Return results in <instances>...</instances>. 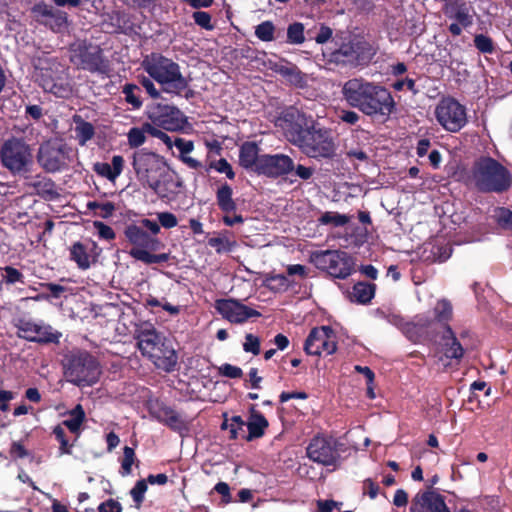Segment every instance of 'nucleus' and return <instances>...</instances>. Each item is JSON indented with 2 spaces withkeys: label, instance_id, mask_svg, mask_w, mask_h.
Masks as SVG:
<instances>
[{
  "label": "nucleus",
  "instance_id": "f257e3e1",
  "mask_svg": "<svg viewBox=\"0 0 512 512\" xmlns=\"http://www.w3.org/2000/svg\"><path fill=\"white\" fill-rule=\"evenodd\" d=\"M280 120L290 143L309 158L332 159L336 155V144L326 129L316 128L311 117L295 107L282 112Z\"/></svg>",
  "mask_w": 512,
  "mask_h": 512
},
{
  "label": "nucleus",
  "instance_id": "f03ea898",
  "mask_svg": "<svg viewBox=\"0 0 512 512\" xmlns=\"http://www.w3.org/2000/svg\"><path fill=\"white\" fill-rule=\"evenodd\" d=\"M341 93L350 107L367 116L389 117L396 110V102L385 86L361 77L347 80Z\"/></svg>",
  "mask_w": 512,
  "mask_h": 512
},
{
  "label": "nucleus",
  "instance_id": "7ed1b4c3",
  "mask_svg": "<svg viewBox=\"0 0 512 512\" xmlns=\"http://www.w3.org/2000/svg\"><path fill=\"white\" fill-rule=\"evenodd\" d=\"M135 339L142 355L156 368L167 373L176 370L178 355L171 340L158 333L152 324L145 323L136 330Z\"/></svg>",
  "mask_w": 512,
  "mask_h": 512
},
{
  "label": "nucleus",
  "instance_id": "20e7f679",
  "mask_svg": "<svg viewBox=\"0 0 512 512\" xmlns=\"http://www.w3.org/2000/svg\"><path fill=\"white\" fill-rule=\"evenodd\" d=\"M335 45L336 48L328 55V62L341 68L368 66L377 53L364 36L350 32L337 35Z\"/></svg>",
  "mask_w": 512,
  "mask_h": 512
},
{
  "label": "nucleus",
  "instance_id": "39448f33",
  "mask_svg": "<svg viewBox=\"0 0 512 512\" xmlns=\"http://www.w3.org/2000/svg\"><path fill=\"white\" fill-rule=\"evenodd\" d=\"M470 181L480 193L501 194L512 186L511 172L491 156L476 159L471 168Z\"/></svg>",
  "mask_w": 512,
  "mask_h": 512
},
{
  "label": "nucleus",
  "instance_id": "423d86ee",
  "mask_svg": "<svg viewBox=\"0 0 512 512\" xmlns=\"http://www.w3.org/2000/svg\"><path fill=\"white\" fill-rule=\"evenodd\" d=\"M141 67L158 84L162 90L185 87L186 77L181 72L180 65L173 59L159 52H151L144 56Z\"/></svg>",
  "mask_w": 512,
  "mask_h": 512
},
{
  "label": "nucleus",
  "instance_id": "0eeeda50",
  "mask_svg": "<svg viewBox=\"0 0 512 512\" xmlns=\"http://www.w3.org/2000/svg\"><path fill=\"white\" fill-rule=\"evenodd\" d=\"M0 163L14 176H25L34 165L31 146L23 139L12 136L0 147Z\"/></svg>",
  "mask_w": 512,
  "mask_h": 512
},
{
  "label": "nucleus",
  "instance_id": "6e6552de",
  "mask_svg": "<svg viewBox=\"0 0 512 512\" xmlns=\"http://www.w3.org/2000/svg\"><path fill=\"white\" fill-rule=\"evenodd\" d=\"M69 60L77 68L90 73L107 74L109 61L103 49L86 39L76 40L69 45Z\"/></svg>",
  "mask_w": 512,
  "mask_h": 512
},
{
  "label": "nucleus",
  "instance_id": "1a4fd4ad",
  "mask_svg": "<svg viewBox=\"0 0 512 512\" xmlns=\"http://www.w3.org/2000/svg\"><path fill=\"white\" fill-rule=\"evenodd\" d=\"M65 375L69 382L78 387L92 386L100 378L101 367L93 355L80 351L67 359Z\"/></svg>",
  "mask_w": 512,
  "mask_h": 512
},
{
  "label": "nucleus",
  "instance_id": "9d476101",
  "mask_svg": "<svg viewBox=\"0 0 512 512\" xmlns=\"http://www.w3.org/2000/svg\"><path fill=\"white\" fill-rule=\"evenodd\" d=\"M311 263L333 278L346 279L355 270L353 257L342 250H320L310 255Z\"/></svg>",
  "mask_w": 512,
  "mask_h": 512
},
{
  "label": "nucleus",
  "instance_id": "9b49d317",
  "mask_svg": "<svg viewBox=\"0 0 512 512\" xmlns=\"http://www.w3.org/2000/svg\"><path fill=\"white\" fill-rule=\"evenodd\" d=\"M339 446L340 443L333 436L317 434L308 443L306 455L311 461L325 467H333L334 470L341 464Z\"/></svg>",
  "mask_w": 512,
  "mask_h": 512
},
{
  "label": "nucleus",
  "instance_id": "f8f14e48",
  "mask_svg": "<svg viewBox=\"0 0 512 512\" xmlns=\"http://www.w3.org/2000/svg\"><path fill=\"white\" fill-rule=\"evenodd\" d=\"M71 147L61 140H48L40 144L37 161L48 173L60 172L67 169L70 162Z\"/></svg>",
  "mask_w": 512,
  "mask_h": 512
},
{
  "label": "nucleus",
  "instance_id": "ddd939ff",
  "mask_svg": "<svg viewBox=\"0 0 512 512\" xmlns=\"http://www.w3.org/2000/svg\"><path fill=\"white\" fill-rule=\"evenodd\" d=\"M434 115L439 125L450 133L459 132L468 123L466 107L451 96L439 100Z\"/></svg>",
  "mask_w": 512,
  "mask_h": 512
},
{
  "label": "nucleus",
  "instance_id": "4468645a",
  "mask_svg": "<svg viewBox=\"0 0 512 512\" xmlns=\"http://www.w3.org/2000/svg\"><path fill=\"white\" fill-rule=\"evenodd\" d=\"M147 116L154 127L170 132L182 131L188 125L187 116L174 105L152 104L148 107Z\"/></svg>",
  "mask_w": 512,
  "mask_h": 512
},
{
  "label": "nucleus",
  "instance_id": "2eb2a0df",
  "mask_svg": "<svg viewBox=\"0 0 512 512\" xmlns=\"http://www.w3.org/2000/svg\"><path fill=\"white\" fill-rule=\"evenodd\" d=\"M164 158L155 152L141 149L133 154L132 166L143 187L149 186L163 171Z\"/></svg>",
  "mask_w": 512,
  "mask_h": 512
},
{
  "label": "nucleus",
  "instance_id": "dca6fc26",
  "mask_svg": "<svg viewBox=\"0 0 512 512\" xmlns=\"http://www.w3.org/2000/svg\"><path fill=\"white\" fill-rule=\"evenodd\" d=\"M436 350L440 353L439 361L444 368L458 366L464 358L465 349L456 337L451 326H446L433 340Z\"/></svg>",
  "mask_w": 512,
  "mask_h": 512
},
{
  "label": "nucleus",
  "instance_id": "f3484780",
  "mask_svg": "<svg viewBox=\"0 0 512 512\" xmlns=\"http://www.w3.org/2000/svg\"><path fill=\"white\" fill-rule=\"evenodd\" d=\"M17 328L18 338L39 344L59 343L61 333L54 330L50 325L37 324L31 320L19 318L14 322Z\"/></svg>",
  "mask_w": 512,
  "mask_h": 512
},
{
  "label": "nucleus",
  "instance_id": "a211bd4d",
  "mask_svg": "<svg viewBox=\"0 0 512 512\" xmlns=\"http://www.w3.org/2000/svg\"><path fill=\"white\" fill-rule=\"evenodd\" d=\"M336 350V335L330 326L311 329L304 343V351L308 355L321 356L323 353L332 355Z\"/></svg>",
  "mask_w": 512,
  "mask_h": 512
},
{
  "label": "nucleus",
  "instance_id": "6ab92c4d",
  "mask_svg": "<svg viewBox=\"0 0 512 512\" xmlns=\"http://www.w3.org/2000/svg\"><path fill=\"white\" fill-rule=\"evenodd\" d=\"M258 175L278 179L291 174L294 170V160L283 153L262 154Z\"/></svg>",
  "mask_w": 512,
  "mask_h": 512
},
{
  "label": "nucleus",
  "instance_id": "aec40b11",
  "mask_svg": "<svg viewBox=\"0 0 512 512\" xmlns=\"http://www.w3.org/2000/svg\"><path fill=\"white\" fill-rule=\"evenodd\" d=\"M35 20L54 32H61L68 26V14L41 1L31 10Z\"/></svg>",
  "mask_w": 512,
  "mask_h": 512
},
{
  "label": "nucleus",
  "instance_id": "412c9836",
  "mask_svg": "<svg viewBox=\"0 0 512 512\" xmlns=\"http://www.w3.org/2000/svg\"><path fill=\"white\" fill-rule=\"evenodd\" d=\"M216 311L231 323H243L250 318L260 317L261 313L235 299H218L215 301Z\"/></svg>",
  "mask_w": 512,
  "mask_h": 512
},
{
  "label": "nucleus",
  "instance_id": "4be33fe9",
  "mask_svg": "<svg viewBox=\"0 0 512 512\" xmlns=\"http://www.w3.org/2000/svg\"><path fill=\"white\" fill-rule=\"evenodd\" d=\"M410 512H451L445 497L436 491L418 492L412 499Z\"/></svg>",
  "mask_w": 512,
  "mask_h": 512
},
{
  "label": "nucleus",
  "instance_id": "5701e85b",
  "mask_svg": "<svg viewBox=\"0 0 512 512\" xmlns=\"http://www.w3.org/2000/svg\"><path fill=\"white\" fill-rule=\"evenodd\" d=\"M127 241L133 246L131 249H144L156 251L162 245L159 238L150 235L146 230L136 224H129L124 229Z\"/></svg>",
  "mask_w": 512,
  "mask_h": 512
},
{
  "label": "nucleus",
  "instance_id": "b1692460",
  "mask_svg": "<svg viewBox=\"0 0 512 512\" xmlns=\"http://www.w3.org/2000/svg\"><path fill=\"white\" fill-rule=\"evenodd\" d=\"M182 182L175 180L172 175L165 170L149 185L151 189L160 199L171 200L178 193Z\"/></svg>",
  "mask_w": 512,
  "mask_h": 512
},
{
  "label": "nucleus",
  "instance_id": "393cba45",
  "mask_svg": "<svg viewBox=\"0 0 512 512\" xmlns=\"http://www.w3.org/2000/svg\"><path fill=\"white\" fill-rule=\"evenodd\" d=\"M261 157L260 147L255 141H245L239 147V165L247 171L258 174Z\"/></svg>",
  "mask_w": 512,
  "mask_h": 512
},
{
  "label": "nucleus",
  "instance_id": "a878e982",
  "mask_svg": "<svg viewBox=\"0 0 512 512\" xmlns=\"http://www.w3.org/2000/svg\"><path fill=\"white\" fill-rule=\"evenodd\" d=\"M153 415L160 423L179 434L188 431L187 422L169 406L161 405Z\"/></svg>",
  "mask_w": 512,
  "mask_h": 512
},
{
  "label": "nucleus",
  "instance_id": "bb28decb",
  "mask_svg": "<svg viewBox=\"0 0 512 512\" xmlns=\"http://www.w3.org/2000/svg\"><path fill=\"white\" fill-rule=\"evenodd\" d=\"M25 186L30 193L36 194L43 199L52 200L59 195L55 182L45 176L36 175L35 177H30Z\"/></svg>",
  "mask_w": 512,
  "mask_h": 512
},
{
  "label": "nucleus",
  "instance_id": "cd10ccee",
  "mask_svg": "<svg viewBox=\"0 0 512 512\" xmlns=\"http://www.w3.org/2000/svg\"><path fill=\"white\" fill-rule=\"evenodd\" d=\"M245 425L248 428V434L241 435V437L246 441H252L261 438L265 434L269 422L264 415L256 409L255 405H251L249 408L248 422Z\"/></svg>",
  "mask_w": 512,
  "mask_h": 512
},
{
  "label": "nucleus",
  "instance_id": "c85d7f7f",
  "mask_svg": "<svg viewBox=\"0 0 512 512\" xmlns=\"http://www.w3.org/2000/svg\"><path fill=\"white\" fill-rule=\"evenodd\" d=\"M125 161L123 156L114 155L111 163L96 162L93 165V171L111 182H114L123 172Z\"/></svg>",
  "mask_w": 512,
  "mask_h": 512
},
{
  "label": "nucleus",
  "instance_id": "c756f323",
  "mask_svg": "<svg viewBox=\"0 0 512 512\" xmlns=\"http://www.w3.org/2000/svg\"><path fill=\"white\" fill-rule=\"evenodd\" d=\"M41 86L46 92L52 93L59 98H69L73 92L69 81L61 77L54 79L42 74Z\"/></svg>",
  "mask_w": 512,
  "mask_h": 512
},
{
  "label": "nucleus",
  "instance_id": "7c9ffc66",
  "mask_svg": "<svg viewBox=\"0 0 512 512\" xmlns=\"http://www.w3.org/2000/svg\"><path fill=\"white\" fill-rule=\"evenodd\" d=\"M70 418L63 420L60 423L63 427H66L72 434L76 435L75 441L81 434L82 426L86 421V413L81 404H77L73 409L66 412Z\"/></svg>",
  "mask_w": 512,
  "mask_h": 512
},
{
  "label": "nucleus",
  "instance_id": "2f4dec72",
  "mask_svg": "<svg viewBox=\"0 0 512 512\" xmlns=\"http://www.w3.org/2000/svg\"><path fill=\"white\" fill-rule=\"evenodd\" d=\"M174 146L179 150V160L187 165L191 169H199L202 168V163L188 156L194 150V142L192 140H186L184 138L176 137L174 140Z\"/></svg>",
  "mask_w": 512,
  "mask_h": 512
},
{
  "label": "nucleus",
  "instance_id": "473e14b6",
  "mask_svg": "<svg viewBox=\"0 0 512 512\" xmlns=\"http://www.w3.org/2000/svg\"><path fill=\"white\" fill-rule=\"evenodd\" d=\"M233 189L228 183H223L216 191V202L219 209L225 214L235 212L237 204L233 199Z\"/></svg>",
  "mask_w": 512,
  "mask_h": 512
},
{
  "label": "nucleus",
  "instance_id": "72a5a7b5",
  "mask_svg": "<svg viewBox=\"0 0 512 512\" xmlns=\"http://www.w3.org/2000/svg\"><path fill=\"white\" fill-rule=\"evenodd\" d=\"M72 119L75 124L74 131L76 139L81 146H84L88 141L94 138L95 127L92 123L84 120L82 116L78 114H75Z\"/></svg>",
  "mask_w": 512,
  "mask_h": 512
},
{
  "label": "nucleus",
  "instance_id": "f704fd0d",
  "mask_svg": "<svg viewBox=\"0 0 512 512\" xmlns=\"http://www.w3.org/2000/svg\"><path fill=\"white\" fill-rule=\"evenodd\" d=\"M433 319L440 330H445L446 326H450L449 321L452 319L453 308L451 303L442 299L439 300L433 309Z\"/></svg>",
  "mask_w": 512,
  "mask_h": 512
},
{
  "label": "nucleus",
  "instance_id": "c9c22d12",
  "mask_svg": "<svg viewBox=\"0 0 512 512\" xmlns=\"http://www.w3.org/2000/svg\"><path fill=\"white\" fill-rule=\"evenodd\" d=\"M376 285L368 282H357L353 286L350 299L358 304H368L375 295Z\"/></svg>",
  "mask_w": 512,
  "mask_h": 512
},
{
  "label": "nucleus",
  "instance_id": "e433bc0d",
  "mask_svg": "<svg viewBox=\"0 0 512 512\" xmlns=\"http://www.w3.org/2000/svg\"><path fill=\"white\" fill-rule=\"evenodd\" d=\"M69 258L75 262L81 270H87L91 266L87 247L80 241L74 242L69 248Z\"/></svg>",
  "mask_w": 512,
  "mask_h": 512
},
{
  "label": "nucleus",
  "instance_id": "4c0bfd02",
  "mask_svg": "<svg viewBox=\"0 0 512 512\" xmlns=\"http://www.w3.org/2000/svg\"><path fill=\"white\" fill-rule=\"evenodd\" d=\"M129 255L147 265L165 263L170 259L169 253L152 254L150 251H146L144 249H130Z\"/></svg>",
  "mask_w": 512,
  "mask_h": 512
},
{
  "label": "nucleus",
  "instance_id": "58836bf2",
  "mask_svg": "<svg viewBox=\"0 0 512 512\" xmlns=\"http://www.w3.org/2000/svg\"><path fill=\"white\" fill-rule=\"evenodd\" d=\"M414 323L417 325L422 334L430 341L437 337L441 332L433 317L419 315L415 318Z\"/></svg>",
  "mask_w": 512,
  "mask_h": 512
},
{
  "label": "nucleus",
  "instance_id": "ea45409f",
  "mask_svg": "<svg viewBox=\"0 0 512 512\" xmlns=\"http://www.w3.org/2000/svg\"><path fill=\"white\" fill-rule=\"evenodd\" d=\"M122 93L126 103L132 106V109L138 110L142 107L141 88L133 83H126L122 87Z\"/></svg>",
  "mask_w": 512,
  "mask_h": 512
},
{
  "label": "nucleus",
  "instance_id": "a19ab883",
  "mask_svg": "<svg viewBox=\"0 0 512 512\" xmlns=\"http://www.w3.org/2000/svg\"><path fill=\"white\" fill-rule=\"evenodd\" d=\"M450 18H454L463 28H467L473 24V17L469 12V8L465 2L456 3L452 7Z\"/></svg>",
  "mask_w": 512,
  "mask_h": 512
},
{
  "label": "nucleus",
  "instance_id": "79ce46f5",
  "mask_svg": "<svg viewBox=\"0 0 512 512\" xmlns=\"http://www.w3.org/2000/svg\"><path fill=\"white\" fill-rule=\"evenodd\" d=\"M52 434L59 443V456L71 455L74 442H69L64 427L61 424L56 425L52 430Z\"/></svg>",
  "mask_w": 512,
  "mask_h": 512
},
{
  "label": "nucleus",
  "instance_id": "37998d69",
  "mask_svg": "<svg viewBox=\"0 0 512 512\" xmlns=\"http://www.w3.org/2000/svg\"><path fill=\"white\" fill-rule=\"evenodd\" d=\"M152 125L149 122H144L141 127H132L127 133L128 145L130 148H138L146 142L147 128L146 126Z\"/></svg>",
  "mask_w": 512,
  "mask_h": 512
},
{
  "label": "nucleus",
  "instance_id": "c03bdc74",
  "mask_svg": "<svg viewBox=\"0 0 512 512\" xmlns=\"http://www.w3.org/2000/svg\"><path fill=\"white\" fill-rule=\"evenodd\" d=\"M322 225H333L334 227H342L349 223L350 217L338 212L327 211L318 219Z\"/></svg>",
  "mask_w": 512,
  "mask_h": 512
},
{
  "label": "nucleus",
  "instance_id": "a18cd8bd",
  "mask_svg": "<svg viewBox=\"0 0 512 512\" xmlns=\"http://www.w3.org/2000/svg\"><path fill=\"white\" fill-rule=\"evenodd\" d=\"M266 286L273 292H282L288 290L290 282L284 274L269 275L265 279Z\"/></svg>",
  "mask_w": 512,
  "mask_h": 512
},
{
  "label": "nucleus",
  "instance_id": "49530a36",
  "mask_svg": "<svg viewBox=\"0 0 512 512\" xmlns=\"http://www.w3.org/2000/svg\"><path fill=\"white\" fill-rule=\"evenodd\" d=\"M286 42L291 45H300L305 42L304 25L300 22H294L287 28Z\"/></svg>",
  "mask_w": 512,
  "mask_h": 512
},
{
  "label": "nucleus",
  "instance_id": "de8ad7c7",
  "mask_svg": "<svg viewBox=\"0 0 512 512\" xmlns=\"http://www.w3.org/2000/svg\"><path fill=\"white\" fill-rule=\"evenodd\" d=\"M111 20L116 26L117 32L127 33L128 30H132V22L130 21V16L123 11H115L110 16Z\"/></svg>",
  "mask_w": 512,
  "mask_h": 512
},
{
  "label": "nucleus",
  "instance_id": "09e8293b",
  "mask_svg": "<svg viewBox=\"0 0 512 512\" xmlns=\"http://www.w3.org/2000/svg\"><path fill=\"white\" fill-rule=\"evenodd\" d=\"M275 26L271 21H264L255 27L256 37L263 42H270L275 39Z\"/></svg>",
  "mask_w": 512,
  "mask_h": 512
},
{
  "label": "nucleus",
  "instance_id": "8fccbe9b",
  "mask_svg": "<svg viewBox=\"0 0 512 512\" xmlns=\"http://www.w3.org/2000/svg\"><path fill=\"white\" fill-rule=\"evenodd\" d=\"M148 489V484L145 479L138 480L134 487L130 490V495L135 502V507L139 509L145 499V493Z\"/></svg>",
  "mask_w": 512,
  "mask_h": 512
},
{
  "label": "nucleus",
  "instance_id": "3c124183",
  "mask_svg": "<svg viewBox=\"0 0 512 512\" xmlns=\"http://www.w3.org/2000/svg\"><path fill=\"white\" fill-rule=\"evenodd\" d=\"M2 270L4 274L2 275L1 283H5L7 285L24 283V275L20 270L12 266H5L2 268Z\"/></svg>",
  "mask_w": 512,
  "mask_h": 512
},
{
  "label": "nucleus",
  "instance_id": "603ef678",
  "mask_svg": "<svg viewBox=\"0 0 512 512\" xmlns=\"http://www.w3.org/2000/svg\"><path fill=\"white\" fill-rule=\"evenodd\" d=\"M474 45L477 50L483 54H492L495 51L492 38L484 34L475 35Z\"/></svg>",
  "mask_w": 512,
  "mask_h": 512
},
{
  "label": "nucleus",
  "instance_id": "864d4df0",
  "mask_svg": "<svg viewBox=\"0 0 512 512\" xmlns=\"http://www.w3.org/2000/svg\"><path fill=\"white\" fill-rule=\"evenodd\" d=\"M136 455L133 448L125 446L123 448V459L121 461V475L127 476L132 472V465L134 464Z\"/></svg>",
  "mask_w": 512,
  "mask_h": 512
},
{
  "label": "nucleus",
  "instance_id": "5fc2aeb1",
  "mask_svg": "<svg viewBox=\"0 0 512 512\" xmlns=\"http://www.w3.org/2000/svg\"><path fill=\"white\" fill-rule=\"evenodd\" d=\"M402 333L413 343H420L425 337L414 323V321H407V323L403 326Z\"/></svg>",
  "mask_w": 512,
  "mask_h": 512
},
{
  "label": "nucleus",
  "instance_id": "6e6d98bb",
  "mask_svg": "<svg viewBox=\"0 0 512 512\" xmlns=\"http://www.w3.org/2000/svg\"><path fill=\"white\" fill-rule=\"evenodd\" d=\"M392 87L395 91H403L404 88H406L407 90H409L413 95H417L420 90L419 88L417 87L416 85V81L415 79L413 78H410V77H405L403 79H398L396 80L393 84H392Z\"/></svg>",
  "mask_w": 512,
  "mask_h": 512
},
{
  "label": "nucleus",
  "instance_id": "4d7b16f0",
  "mask_svg": "<svg viewBox=\"0 0 512 512\" xmlns=\"http://www.w3.org/2000/svg\"><path fill=\"white\" fill-rule=\"evenodd\" d=\"M208 245L215 248L217 253L230 252L235 246V242L221 237H212L208 240Z\"/></svg>",
  "mask_w": 512,
  "mask_h": 512
},
{
  "label": "nucleus",
  "instance_id": "13d9d810",
  "mask_svg": "<svg viewBox=\"0 0 512 512\" xmlns=\"http://www.w3.org/2000/svg\"><path fill=\"white\" fill-rule=\"evenodd\" d=\"M192 18L199 27L205 30H213L214 25L212 24V17L208 12L205 11H195L192 14Z\"/></svg>",
  "mask_w": 512,
  "mask_h": 512
},
{
  "label": "nucleus",
  "instance_id": "bf43d9fd",
  "mask_svg": "<svg viewBox=\"0 0 512 512\" xmlns=\"http://www.w3.org/2000/svg\"><path fill=\"white\" fill-rule=\"evenodd\" d=\"M154 80L148 75L147 76H139L138 82L139 84L146 90L147 94L153 98L158 99L161 97V92L158 90L153 82Z\"/></svg>",
  "mask_w": 512,
  "mask_h": 512
},
{
  "label": "nucleus",
  "instance_id": "052dcab7",
  "mask_svg": "<svg viewBox=\"0 0 512 512\" xmlns=\"http://www.w3.org/2000/svg\"><path fill=\"white\" fill-rule=\"evenodd\" d=\"M218 374L230 379H238L243 376V371L238 366L224 363L218 368Z\"/></svg>",
  "mask_w": 512,
  "mask_h": 512
},
{
  "label": "nucleus",
  "instance_id": "680f3d73",
  "mask_svg": "<svg viewBox=\"0 0 512 512\" xmlns=\"http://www.w3.org/2000/svg\"><path fill=\"white\" fill-rule=\"evenodd\" d=\"M93 226L97 230L100 239L112 241L116 238V233L109 225L101 221H94Z\"/></svg>",
  "mask_w": 512,
  "mask_h": 512
},
{
  "label": "nucleus",
  "instance_id": "e2e57ef3",
  "mask_svg": "<svg viewBox=\"0 0 512 512\" xmlns=\"http://www.w3.org/2000/svg\"><path fill=\"white\" fill-rule=\"evenodd\" d=\"M243 350L245 352H250L253 355H258L260 353V339L258 336H255L251 333L245 335V342L243 343Z\"/></svg>",
  "mask_w": 512,
  "mask_h": 512
},
{
  "label": "nucleus",
  "instance_id": "0e129e2a",
  "mask_svg": "<svg viewBox=\"0 0 512 512\" xmlns=\"http://www.w3.org/2000/svg\"><path fill=\"white\" fill-rule=\"evenodd\" d=\"M146 128L147 134L161 140L168 149H171L174 146V141H172L171 137L160 128L154 127V125H148Z\"/></svg>",
  "mask_w": 512,
  "mask_h": 512
},
{
  "label": "nucleus",
  "instance_id": "69168bd1",
  "mask_svg": "<svg viewBox=\"0 0 512 512\" xmlns=\"http://www.w3.org/2000/svg\"><path fill=\"white\" fill-rule=\"evenodd\" d=\"M157 218H158L160 227H163L165 229L174 228L178 224L177 217L171 212L157 213Z\"/></svg>",
  "mask_w": 512,
  "mask_h": 512
},
{
  "label": "nucleus",
  "instance_id": "338daca9",
  "mask_svg": "<svg viewBox=\"0 0 512 512\" xmlns=\"http://www.w3.org/2000/svg\"><path fill=\"white\" fill-rule=\"evenodd\" d=\"M497 222L501 227L512 230V211L501 208L497 216Z\"/></svg>",
  "mask_w": 512,
  "mask_h": 512
},
{
  "label": "nucleus",
  "instance_id": "774afa93",
  "mask_svg": "<svg viewBox=\"0 0 512 512\" xmlns=\"http://www.w3.org/2000/svg\"><path fill=\"white\" fill-rule=\"evenodd\" d=\"M97 510L98 512H122L123 508L120 502L110 498L100 503Z\"/></svg>",
  "mask_w": 512,
  "mask_h": 512
}]
</instances>
